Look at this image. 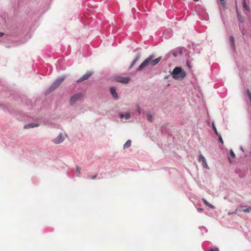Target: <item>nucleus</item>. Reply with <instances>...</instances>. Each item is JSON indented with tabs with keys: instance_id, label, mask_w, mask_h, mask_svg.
<instances>
[{
	"instance_id": "nucleus-35",
	"label": "nucleus",
	"mask_w": 251,
	"mask_h": 251,
	"mask_svg": "<svg viewBox=\"0 0 251 251\" xmlns=\"http://www.w3.org/2000/svg\"><path fill=\"white\" fill-rule=\"evenodd\" d=\"M195 1H198L199 0H193Z\"/></svg>"
},
{
	"instance_id": "nucleus-24",
	"label": "nucleus",
	"mask_w": 251,
	"mask_h": 251,
	"mask_svg": "<svg viewBox=\"0 0 251 251\" xmlns=\"http://www.w3.org/2000/svg\"><path fill=\"white\" fill-rule=\"evenodd\" d=\"M76 173H77V176H78L80 173V169L78 167H76Z\"/></svg>"
},
{
	"instance_id": "nucleus-9",
	"label": "nucleus",
	"mask_w": 251,
	"mask_h": 251,
	"mask_svg": "<svg viewBox=\"0 0 251 251\" xmlns=\"http://www.w3.org/2000/svg\"><path fill=\"white\" fill-rule=\"evenodd\" d=\"M116 80L118 82L126 84L129 82L130 78L128 77H119L117 78Z\"/></svg>"
},
{
	"instance_id": "nucleus-26",
	"label": "nucleus",
	"mask_w": 251,
	"mask_h": 251,
	"mask_svg": "<svg viewBox=\"0 0 251 251\" xmlns=\"http://www.w3.org/2000/svg\"><path fill=\"white\" fill-rule=\"evenodd\" d=\"M208 251H219L218 248H214L210 249Z\"/></svg>"
},
{
	"instance_id": "nucleus-12",
	"label": "nucleus",
	"mask_w": 251,
	"mask_h": 251,
	"mask_svg": "<svg viewBox=\"0 0 251 251\" xmlns=\"http://www.w3.org/2000/svg\"><path fill=\"white\" fill-rule=\"evenodd\" d=\"M172 35V31L170 29L166 30L163 32V36L165 38H170L171 37Z\"/></svg>"
},
{
	"instance_id": "nucleus-5",
	"label": "nucleus",
	"mask_w": 251,
	"mask_h": 251,
	"mask_svg": "<svg viewBox=\"0 0 251 251\" xmlns=\"http://www.w3.org/2000/svg\"><path fill=\"white\" fill-rule=\"evenodd\" d=\"M199 161L201 162L203 167L206 169H209V168L207 164L206 160L202 154H200L199 156Z\"/></svg>"
},
{
	"instance_id": "nucleus-7",
	"label": "nucleus",
	"mask_w": 251,
	"mask_h": 251,
	"mask_svg": "<svg viewBox=\"0 0 251 251\" xmlns=\"http://www.w3.org/2000/svg\"><path fill=\"white\" fill-rule=\"evenodd\" d=\"M93 73L91 72H88L84 74L82 77H81L78 80H77V82H81L84 80L87 79L89 78L92 75Z\"/></svg>"
},
{
	"instance_id": "nucleus-3",
	"label": "nucleus",
	"mask_w": 251,
	"mask_h": 251,
	"mask_svg": "<svg viewBox=\"0 0 251 251\" xmlns=\"http://www.w3.org/2000/svg\"><path fill=\"white\" fill-rule=\"evenodd\" d=\"M66 76H61L58 77L55 81L53 82L52 85L50 86L49 88L50 91H52L58 87L60 84L64 81Z\"/></svg>"
},
{
	"instance_id": "nucleus-20",
	"label": "nucleus",
	"mask_w": 251,
	"mask_h": 251,
	"mask_svg": "<svg viewBox=\"0 0 251 251\" xmlns=\"http://www.w3.org/2000/svg\"><path fill=\"white\" fill-rule=\"evenodd\" d=\"M237 17H238V20L240 22H241V23H243L244 22V20H243V18L238 13L237 14Z\"/></svg>"
},
{
	"instance_id": "nucleus-18",
	"label": "nucleus",
	"mask_w": 251,
	"mask_h": 251,
	"mask_svg": "<svg viewBox=\"0 0 251 251\" xmlns=\"http://www.w3.org/2000/svg\"><path fill=\"white\" fill-rule=\"evenodd\" d=\"M146 116L149 121H150V122H152V116L150 112L147 111L146 112Z\"/></svg>"
},
{
	"instance_id": "nucleus-11",
	"label": "nucleus",
	"mask_w": 251,
	"mask_h": 251,
	"mask_svg": "<svg viewBox=\"0 0 251 251\" xmlns=\"http://www.w3.org/2000/svg\"><path fill=\"white\" fill-rule=\"evenodd\" d=\"M242 5H243V9L244 11H246L249 12H250V7L247 4L246 0H242Z\"/></svg>"
},
{
	"instance_id": "nucleus-25",
	"label": "nucleus",
	"mask_w": 251,
	"mask_h": 251,
	"mask_svg": "<svg viewBox=\"0 0 251 251\" xmlns=\"http://www.w3.org/2000/svg\"><path fill=\"white\" fill-rule=\"evenodd\" d=\"M220 3H221V4L222 5V6L225 8V2L224 1V0H220Z\"/></svg>"
},
{
	"instance_id": "nucleus-34",
	"label": "nucleus",
	"mask_w": 251,
	"mask_h": 251,
	"mask_svg": "<svg viewBox=\"0 0 251 251\" xmlns=\"http://www.w3.org/2000/svg\"><path fill=\"white\" fill-rule=\"evenodd\" d=\"M242 32L243 35H244L245 34V32H244V30H243L242 31Z\"/></svg>"
},
{
	"instance_id": "nucleus-30",
	"label": "nucleus",
	"mask_w": 251,
	"mask_h": 251,
	"mask_svg": "<svg viewBox=\"0 0 251 251\" xmlns=\"http://www.w3.org/2000/svg\"><path fill=\"white\" fill-rule=\"evenodd\" d=\"M97 177V176L96 175H95V176H90L89 178L91 179H95Z\"/></svg>"
},
{
	"instance_id": "nucleus-22",
	"label": "nucleus",
	"mask_w": 251,
	"mask_h": 251,
	"mask_svg": "<svg viewBox=\"0 0 251 251\" xmlns=\"http://www.w3.org/2000/svg\"><path fill=\"white\" fill-rule=\"evenodd\" d=\"M229 153H230V155L231 156V157L232 158H234L235 157V153H234L233 151H232V150H230L229 151Z\"/></svg>"
},
{
	"instance_id": "nucleus-21",
	"label": "nucleus",
	"mask_w": 251,
	"mask_h": 251,
	"mask_svg": "<svg viewBox=\"0 0 251 251\" xmlns=\"http://www.w3.org/2000/svg\"><path fill=\"white\" fill-rule=\"evenodd\" d=\"M251 210V207H249V208H246V209H243L242 210V211L244 212V213H249L250 212Z\"/></svg>"
},
{
	"instance_id": "nucleus-4",
	"label": "nucleus",
	"mask_w": 251,
	"mask_h": 251,
	"mask_svg": "<svg viewBox=\"0 0 251 251\" xmlns=\"http://www.w3.org/2000/svg\"><path fill=\"white\" fill-rule=\"evenodd\" d=\"M82 94L80 93H77L76 94H75L73 95L70 99V104L71 105L74 104L76 102L80 100L82 97Z\"/></svg>"
},
{
	"instance_id": "nucleus-13",
	"label": "nucleus",
	"mask_w": 251,
	"mask_h": 251,
	"mask_svg": "<svg viewBox=\"0 0 251 251\" xmlns=\"http://www.w3.org/2000/svg\"><path fill=\"white\" fill-rule=\"evenodd\" d=\"M182 53V49L180 48H178L174 51V52H173V55L174 56L176 57L178 54H181Z\"/></svg>"
},
{
	"instance_id": "nucleus-19",
	"label": "nucleus",
	"mask_w": 251,
	"mask_h": 251,
	"mask_svg": "<svg viewBox=\"0 0 251 251\" xmlns=\"http://www.w3.org/2000/svg\"><path fill=\"white\" fill-rule=\"evenodd\" d=\"M212 128H213V129L215 132V133L216 134V135H218L219 133L217 130V129L214 125V123H212Z\"/></svg>"
},
{
	"instance_id": "nucleus-10",
	"label": "nucleus",
	"mask_w": 251,
	"mask_h": 251,
	"mask_svg": "<svg viewBox=\"0 0 251 251\" xmlns=\"http://www.w3.org/2000/svg\"><path fill=\"white\" fill-rule=\"evenodd\" d=\"M110 93L114 100H118L119 98L118 95L116 93V89L114 87H112L110 88Z\"/></svg>"
},
{
	"instance_id": "nucleus-28",
	"label": "nucleus",
	"mask_w": 251,
	"mask_h": 251,
	"mask_svg": "<svg viewBox=\"0 0 251 251\" xmlns=\"http://www.w3.org/2000/svg\"><path fill=\"white\" fill-rule=\"evenodd\" d=\"M140 58V56L139 55H137L136 56V57L135 58V59H134L135 60V61H137L138 60V59H139Z\"/></svg>"
},
{
	"instance_id": "nucleus-29",
	"label": "nucleus",
	"mask_w": 251,
	"mask_h": 251,
	"mask_svg": "<svg viewBox=\"0 0 251 251\" xmlns=\"http://www.w3.org/2000/svg\"><path fill=\"white\" fill-rule=\"evenodd\" d=\"M136 61H135L134 60H133V61L132 62V63L130 65V67H132L135 63H136Z\"/></svg>"
},
{
	"instance_id": "nucleus-17",
	"label": "nucleus",
	"mask_w": 251,
	"mask_h": 251,
	"mask_svg": "<svg viewBox=\"0 0 251 251\" xmlns=\"http://www.w3.org/2000/svg\"><path fill=\"white\" fill-rule=\"evenodd\" d=\"M131 141L130 140H128L124 145V149H126L130 147Z\"/></svg>"
},
{
	"instance_id": "nucleus-2",
	"label": "nucleus",
	"mask_w": 251,
	"mask_h": 251,
	"mask_svg": "<svg viewBox=\"0 0 251 251\" xmlns=\"http://www.w3.org/2000/svg\"><path fill=\"white\" fill-rule=\"evenodd\" d=\"M171 75L176 80L182 79L186 76L185 71L180 67H175L173 70Z\"/></svg>"
},
{
	"instance_id": "nucleus-6",
	"label": "nucleus",
	"mask_w": 251,
	"mask_h": 251,
	"mask_svg": "<svg viewBox=\"0 0 251 251\" xmlns=\"http://www.w3.org/2000/svg\"><path fill=\"white\" fill-rule=\"evenodd\" d=\"M64 140V137L62 133H60L55 138L52 140V142L55 144L61 143Z\"/></svg>"
},
{
	"instance_id": "nucleus-15",
	"label": "nucleus",
	"mask_w": 251,
	"mask_h": 251,
	"mask_svg": "<svg viewBox=\"0 0 251 251\" xmlns=\"http://www.w3.org/2000/svg\"><path fill=\"white\" fill-rule=\"evenodd\" d=\"M229 41L231 44V46L232 49L234 50H235V42H234V38L232 36H230L229 37Z\"/></svg>"
},
{
	"instance_id": "nucleus-33",
	"label": "nucleus",
	"mask_w": 251,
	"mask_h": 251,
	"mask_svg": "<svg viewBox=\"0 0 251 251\" xmlns=\"http://www.w3.org/2000/svg\"><path fill=\"white\" fill-rule=\"evenodd\" d=\"M240 149L243 152L244 151L242 146H240Z\"/></svg>"
},
{
	"instance_id": "nucleus-31",
	"label": "nucleus",
	"mask_w": 251,
	"mask_h": 251,
	"mask_svg": "<svg viewBox=\"0 0 251 251\" xmlns=\"http://www.w3.org/2000/svg\"><path fill=\"white\" fill-rule=\"evenodd\" d=\"M4 34L3 32H0V36H4Z\"/></svg>"
},
{
	"instance_id": "nucleus-14",
	"label": "nucleus",
	"mask_w": 251,
	"mask_h": 251,
	"mask_svg": "<svg viewBox=\"0 0 251 251\" xmlns=\"http://www.w3.org/2000/svg\"><path fill=\"white\" fill-rule=\"evenodd\" d=\"M39 126V124L31 123L29 124H27L24 126V128L27 129L29 128H32L35 127H37Z\"/></svg>"
},
{
	"instance_id": "nucleus-1",
	"label": "nucleus",
	"mask_w": 251,
	"mask_h": 251,
	"mask_svg": "<svg viewBox=\"0 0 251 251\" xmlns=\"http://www.w3.org/2000/svg\"><path fill=\"white\" fill-rule=\"evenodd\" d=\"M162 59V57L160 56L156 59H154V55L151 54L147 57L139 66L137 71H140L147 67L149 65L154 66L157 65Z\"/></svg>"
},
{
	"instance_id": "nucleus-8",
	"label": "nucleus",
	"mask_w": 251,
	"mask_h": 251,
	"mask_svg": "<svg viewBox=\"0 0 251 251\" xmlns=\"http://www.w3.org/2000/svg\"><path fill=\"white\" fill-rule=\"evenodd\" d=\"M118 115L121 119H125L126 120H128L131 117L129 112H126V113L120 112Z\"/></svg>"
},
{
	"instance_id": "nucleus-23",
	"label": "nucleus",
	"mask_w": 251,
	"mask_h": 251,
	"mask_svg": "<svg viewBox=\"0 0 251 251\" xmlns=\"http://www.w3.org/2000/svg\"><path fill=\"white\" fill-rule=\"evenodd\" d=\"M217 136L219 137V140L220 142L222 144H223L224 141H223V140L221 136L219 134H218V135H217Z\"/></svg>"
},
{
	"instance_id": "nucleus-32",
	"label": "nucleus",
	"mask_w": 251,
	"mask_h": 251,
	"mask_svg": "<svg viewBox=\"0 0 251 251\" xmlns=\"http://www.w3.org/2000/svg\"><path fill=\"white\" fill-rule=\"evenodd\" d=\"M198 210L200 212H202L203 211V209L202 208H198Z\"/></svg>"
},
{
	"instance_id": "nucleus-16",
	"label": "nucleus",
	"mask_w": 251,
	"mask_h": 251,
	"mask_svg": "<svg viewBox=\"0 0 251 251\" xmlns=\"http://www.w3.org/2000/svg\"><path fill=\"white\" fill-rule=\"evenodd\" d=\"M202 200L203 202H204V203L205 205H206L207 206H208L209 207H210L212 209H214L215 208V207L213 205H212L211 204L209 203L205 199L202 198Z\"/></svg>"
},
{
	"instance_id": "nucleus-27",
	"label": "nucleus",
	"mask_w": 251,
	"mask_h": 251,
	"mask_svg": "<svg viewBox=\"0 0 251 251\" xmlns=\"http://www.w3.org/2000/svg\"><path fill=\"white\" fill-rule=\"evenodd\" d=\"M137 111L138 113L139 114H141V108L139 106H137Z\"/></svg>"
}]
</instances>
